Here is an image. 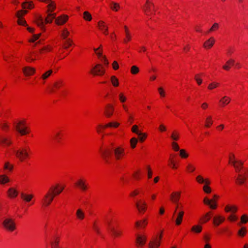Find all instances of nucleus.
Here are the masks:
<instances>
[{
	"instance_id": "f257e3e1",
	"label": "nucleus",
	"mask_w": 248,
	"mask_h": 248,
	"mask_svg": "<svg viewBox=\"0 0 248 248\" xmlns=\"http://www.w3.org/2000/svg\"><path fill=\"white\" fill-rule=\"evenodd\" d=\"M112 150H113L114 156L117 160L122 159L125 154L124 148L121 146L114 148L113 143H111L109 146L100 150L101 156L107 163H109V158L112 154Z\"/></svg>"
},
{
	"instance_id": "f03ea898",
	"label": "nucleus",
	"mask_w": 248,
	"mask_h": 248,
	"mask_svg": "<svg viewBox=\"0 0 248 248\" xmlns=\"http://www.w3.org/2000/svg\"><path fill=\"white\" fill-rule=\"evenodd\" d=\"M63 186H59L58 185L55 187H52L45 195L43 198L42 202L43 205L48 206L53 201L55 196L60 194L63 190Z\"/></svg>"
},
{
	"instance_id": "7ed1b4c3",
	"label": "nucleus",
	"mask_w": 248,
	"mask_h": 248,
	"mask_svg": "<svg viewBox=\"0 0 248 248\" xmlns=\"http://www.w3.org/2000/svg\"><path fill=\"white\" fill-rule=\"evenodd\" d=\"M1 224L3 229L9 232H14L16 228L15 219L10 216L3 217Z\"/></svg>"
},
{
	"instance_id": "20e7f679",
	"label": "nucleus",
	"mask_w": 248,
	"mask_h": 248,
	"mask_svg": "<svg viewBox=\"0 0 248 248\" xmlns=\"http://www.w3.org/2000/svg\"><path fill=\"white\" fill-rule=\"evenodd\" d=\"M16 156L19 158V159L23 161L24 160L29 156V154L27 152L26 149H22L14 151Z\"/></svg>"
},
{
	"instance_id": "39448f33",
	"label": "nucleus",
	"mask_w": 248,
	"mask_h": 248,
	"mask_svg": "<svg viewBox=\"0 0 248 248\" xmlns=\"http://www.w3.org/2000/svg\"><path fill=\"white\" fill-rule=\"evenodd\" d=\"M91 73L94 76H102L105 73V70L100 64H96L91 70Z\"/></svg>"
},
{
	"instance_id": "423d86ee",
	"label": "nucleus",
	"mask_w": 248,
	"mask_h": 248,
	"mask_svg": "<svg viewBox=\"0 0 248 248\" xmlns=\"http://www.w3.org/2000/svg\"><path fill=\"white\" fill-rule=\"evenodd\" d=\"M161 238V234L158 237L157 236L153 237L148 244V248H157L160 246Z\"/></svg>"
},
{
	"instance_id": "0eeeda50",
	"label": "nucleus",
	"mask_w": 248,
	"mask_h": 248,
	"mask_svg": "<svg viewBox=\"0 0 248 248\" xmlns=\"http://www.w3.org/2000/svg\"><path fill=\"white\" fill-rule=\"evenodd\" d=\"M28 11L26 10H20L17 12L16 13V16L18 18V24L20 25L27 26L26 21L22 18V16L26 14Z\"/></svg>"
},
{
	"instance_id": "6e6552de",
	"label": "nucleus",
	"mask_w": 248,
	"mask_h": 248,
	"mask_svg": "<svg viewBox=\"0 0 248 248\" xmlns=\"http://www.w3.org/2000/svg\"><path fill=\"white\" fill-rule=\"evenodd\" d=\"M136 206L140 213H144L146 210L147 204L145 202L140 201L136 202Z\"/></svg>"
},
{
	"instance_id": "1a4fd4ad",
	"label": "nucleus",
	"mask_w": 248,
	"mask_h": 248,
	"mask_svg": "<svg viewBox=\"0 0 248 248\" xmlns=\"http://www.w3.org/2000/svg\"><path fill=\"white\" fill-rule=\"evenodd\" d=\"M75 184L83 191H85L88 188V186L86 183V181L83 179H80L78 180Z\"/></svg>"
},
{
	"instance_id": "9d476101",
	"label": "nucleus",
	"mask_w": 248,
	"mask_h": 248,
	"mask_svg": "<svg viewBox=\"0 0 248 248\" xmlns=\"http://www.w3.org/2000/svg\"><path fill=\"white\" fill-rule=\"evenodd\" d=\"M16 129L22 135H24L28 132L26 131V128L23 126V122H19L16 126Z\"/></svg>"
},
{
	"instance_id": "9b49d317",
	"label": "nucleus",
	"mask_w": 248,
	"mask_h": 248,
	"mask_svg": "<svg viewBox=\"0 0 248 248\" xmlns=\"http://www.w3.org/2000/svg\"><path fill=\"white\" fill-rule=\"evenodd\" d=\"M180 192H174L170 194V199L172 202L174 203H177V202H178L179 200H180Z\"/></svg>"
},
{
	"instance_id": "f8f14e48",
	"label": "nucleus",
	"mask_w": 248,
	"mask_h": 248,
	"mask_svg": "<svg viewBox=\"0 0 248 248\" xmlns=\"http://www.w3.org/2000/svg\"><path fill=\"white\" fill-rule=\"evenodd\" d=\"M113 111V107L110 104H108L105 108L104 113L106 117H110L112 115Z\"/></svg>"
},
{
	"instance_id": "ddd939ff",
	"label": "nucleus",
	"mask_w": 248,
	"mask_h": 248,
	"mask_svg": "<svg viewBox=\"0 0 248 248\" xmlns=\"http://www.w3.org/2000/svg\"><path fill=\"white\" fill-rule=\"evenodd\" d=\"M18 194L17 190L13 187L9 188L7 190V194L9 197L11 198H16Z\"/></svg>"
},
{
	"instance_id": "4468645a",
	"label": "nucleus",
	"mask_w": 248,
	"mask_h": 248,
	"mask_svg": "<svg viewBox=\"0 0 248 248\" xmlns=\"http://www.w3.org/2000/svg\"><path fill=\"white\" fill-rule=\"evenodd\" d=\"M99 29L105 34H108V28L103 21H100L97 24Z\"/></svg>"
},
{
	"instance_id": "2eb2a0df",
	"label": "nucleus",
	"mask_w": 248,
	"mask_h": 248,
	"mask_svg": "<svg viewBox=\"0 0 248 248\" xmlns=\"http://www.w3.org/2000/svg\"><path fill=\"white\" fill-rule=\"evenodd\" d=\"M203 202L205 204L209 206L210 208L215 209L217 208V204L215 201L209 200L207 198H205L203 200Z\"/></svg>"
},
{
	"instance_id": "dca6fc26",
	"label": "nucleus",
	"mask_w": 248,
	"mask_h": 248,
	"mask_svg": "<svg viewBox=\"0 0 248 248\" xmlns=\"http://www.w3.org/2000/svg\"><path fill=\"white\" fill-rule=\"evenodd\" d=\"M226 212H231L232 214L236 213L238 210V207L235 205H227L224 208Z\"/></svg>"
},
{
	"instance_id": "f3484780",
	"label": "nucleus",
	"mask_w": 248,
	"mask_h": 248,
	"mask_svg": "<svg viewBox=\"0 0 248 248\" xmlns=\"http://www.w3.org/2000/svg\"><path fill=\"white\" fill-rule=\"evenodd\" d=\"M23 71L26 76H29L33 75L35 72V69L33 67L27 66L23 68Z\"/></svg>"
},
{
	"instance_id": "a211bd4d",
	"label": "nucleus",
	"mask_w": 248,
	"mask_h": 248,
	"mask_svg": "<svg viewBox=\"0 0 248 248\" xmlns=\"http://www.w3.org/2000/svg\"><path fill=\"white\" fill-rule=\"evenodd\" d=\"M68 16L62 15L56 19V23L58 25H61L65 23L68 19Z\"/></svg>"
},
{
	"instance_id": "6ab92c4d",
	"label": "nucleus",
	"mask_w": 248,
	"mask_h": 248,
	"mask_svg": "<svg viewBox=\"0 0 248 248\" xmlns=\"http://www.w3.org/2000/svg\"><path fill=\"white\" fill-rule=\"evenodd\" d=\"M184 215V212L183 210H179L177 213V217L175 220V223L177 225H179L181 224Z\"/></svg>"
},
{
	"instance_id": "aec40b11",
	"label": "nucleus",
	"mask_w": 248,
	"mask_h": 248,
	"mask_svg": "<svg viewBox=\"0 0 248 248\" xmlns=\"http://www.w3.org/2000/svg\"><path fill=\"white\" fill-rule=\"evenodd\" d=\"M232 164L235 168L237 172H239L243 165V162L241 161L233 160Z\"/></svg>"
},
{
	"instance_id": "412c9836",
	"label": "nucleus",
	"mask_w": 248,
	"mask_h": 248,
	"mask_svg": "<svg viewBox=\"0 0 248 248\" xmlns=\"http://www.w3.org/2000/svg\"><path fill=\"white\" fill-rule=\"evenodd\" d=\"M235 64V61L233 59H230L228 60L226 64L222 66L223 69L226 71H229L231 66L234 65Z\"/></svg>"
},
{
	"instance_id": "4be33fe9",
	"label": "nucleus",
	"mask_w": 248,
	"mask_h": 248,
	"mask_svg": "<svg viewBox=\"0 0 248 248\" xmlns=\"http://www.w3.org/2000/svg\"><path fill=\"white\" fill-rule=\"evenodd\" d=\"M146 241V236L140 235H138L137 236L136 243L139 246L144 245Z\"/></svg>"
},
{
	"instance_id": "5701e85b",
	"label": "nucleus",
	"mask_w": 248,
	"mask_h": 248,
	"mask_svg": "<svg viewBox=\"0 0 248 248\" xmlns=\"http://www.w3.org/2000/svg\"><path fill=\"white\" fill-rule=\"evenodd\" d=\"M225 220V218L221 216L215 217L213 218V223L215 226H218L220 223L223 222Z\"/></svg>"
},
{
	"instance_id": "b1692460",
	"label": "nucleus",
	"mask_w": 248,
	"mask_h": 248,
	"mask_svg": "<svg viewBox=\"0 0 248 248\" xmlns=\"http://www.w3.org/2000/svg\"><path fill=\"white\" fill-rule=\"evenodd\" d=\"M215 42L214 38L211 37L204 43L203 46L206 48H210L214 45Z\"/></svg>"
},
{
	"instance_id": "393cba45",
	"label": "nucleus",
	"mask_w": 248,
	"mask_h": 248,
	"mask_svg": "<svg viewBox=\"0 0 248 248\" xmlns=\"http://www.w3.org/2000/svg\"><path fill=\"white\" fill-rule=\"evenodd\" d=\"M35 22L39 27H40L41 29L44 28V20L43 18L40 16H38L36 17L35 19Z\"/></svg>"
},
{
	"instance_id": "a878e982",
	"label": "nucleus",
	"mask_w": 248,
	"mask_h": 248,
	"mask_svg": "<svg viewBox=\"0 0 248 248\" xmlns=\"http://www.w3.org/2000/svg\"><path fill=\"white\" fill-rule=\"evenodd\" d=\"M11 143V140L6 137L0 136V144L4 145H9Z\"/></svg>"
},
{
	"instance_id": "bb28decb",
	"label": "nucleus",
	"mask_w": 248,
	"mask_h": 248,
	"mask_svg": "<svg viewBox=\"0 0 248 248\" xmlns=\"http://www.w3.org/2000/svg\"><path fill=\"white\" fill-rule=\"evenodd\" d=\"M56 13H48L47 17L45 19L46 23H51L53 19L56 18Z\"/></svg>"
},
{
	"instance_id": "cd10ccee",
	"label": "nucleus",
	"mask_w": 248,
	"mask_h": 248,
	"mask_svg": "<svg viewBox=\"0 0 248 248\" xmlns=\"http://www.w3.org/2000/svg\"><path fill=\"white\" fill-rule=\"evenodd\" d=\"M230 100L231 99L230 97L224 96L219 101L221 104V106L223 107L225 105L228 104L230 103Z\"/></svg>"
},
{
	"instance_id": "c85d7f7f",
	"label": "nucleus",
	"mask_w": 248,
	"mask_h": 248,
	"mask_svg": "<svg viewBox=\"0 0 248 248\" xmlns=\"http://www.w3.org/2000/svg\"><path fill=\"white\" fill-rule=\"evenodd\" d=\"M62 84H63L62 81L61 80L55 82L54 83L53 87L50 89V92L52 93L55 92V90L54 88H55L56 89H59L62 85Z\"/></svg>"
},
{
	"instance_id": "c756f323",
	"label": "nucleus",
	"mask_w": 248,
	"mask_h": 248,
	"mask_svg": "<svg viewBox=\"0 0 248 248\" xmlns=\"http://www.w3.org/2000/svg\"><path fill=\"white\" fill-rule=\"evenodd\" d=\"M191 231L195 233H200L202 231V226L200 225H196L192 226Z\"/></svg>"
},
{
	"instance_id": "7c9ffc66",
	"label": "nucleus",
	"mask_w": 248,
	"mask_h": 248,
	"mask_svg": "<svg viewBox=\"0 0 248 248\" xmlns=\"http://www.w3.org/2000/svg\"><path fill=\"white\" fill-rule=\"evenodd\" d=\"M246 180V177L241 174H239L238 177L236 178V182L237 184L242 185L244 184Z\"/></svg>"
},
{
	"instance_id": "2f4dec72",
	"label": "nucleus",
	"mask_w": 248,
	"mask_h": 248,
	"mask_svg": "<svg viewBox=\"0 0 248 248\" xmlns=\"http://www.w3.org/2000/svg\"><path fill=\"white\" fill-rule=\"evenodd\" d=\"M76 216L80 220H82L85 217V214L81 209H78L77 211Z\"/></svg>"
},
{
	"instance_id": "473e14b6",
	"label": "nucleus",
	"mask_w": 248,
	"mask_h": 248,
	"mask_svg": "<svg viewBox=\"0 0 248 248\" xmlns=\"http://www.w3.org/2000/svg\"><path fill=\"white\" fill-rule=\"evenodd\" d=\"M124 31L125 33L126 39L124 40V42L126 43L127 41H129L131 39V35L130 34L129 31L126 26H124Z\"/></svg>"
},
{
	"instance_id": "72a5a7b5",
	"label": "nucleus",
	"mask_w": 248,
	"mask_h": 248,
	"mask_svg": "<svg viewBox=\"0 0 248 248\" xmlns=\"http://www.w3.org/2000/svg\"><path fill=\"white\" fill-rule=\"evenodd\" d=\"M52 248H59V240L57 238H54V239L50 242Z\"/></svg>"
},
{
	"instance_id": "f704fd0d",
	"label": "nucleus",
	"mask_w": 248,
	"mask_h": 248,
	"mask_svg": "<svg viewBox=\"0 0 248 248\" xmlns=\"http://www.w3.org/2000/svg\"><path fill=\"white\" fill-rule=\"evenodd\" d=\"M248 222V216L244 214L241 217V221L238 223V225L240 226L241 224H245Z\"/></svg>"
},
{
	"instance_id": "c9c22d12",
	"label": "nucleus",
	"mask_w": 248,
	"mask_h": 248,
	"mask_svg": "<svg viewBox=\"0 0 248 248\" xmlns=\"http://www.w3.org/2000/svg\"><path fill=\"white\" fill-rule=\"evenodd\" d=\"M21 196V198L27 202H30L33 197L32 195H27L24 193H22Z\"/></svg>"
},
{
	"instance_id": "e433bc0d",
	"label": "nucleus",
	"mask_w": 248,
	"mask_h": 248,
	"mask_svg": "<svg viewBox=\"0 0 248 248\" xmlns=\"http://www.w3.org/2000/svg\"><path fill=\"white\" fill-rule=\"evenodd\" d=\"M9 181V179L8 177H7L5 175H0V184H5L6 183H8Z\"/></svg>"
},
{
	"instance_id": "4c0bfd02",
	"label": "nucleus",
	"mask_w": 248,
	"mask_h": 248,
	"mask_svg": "<svg viewBox=\"0 0 248 248\" xmlns=\"http://www.w3.org/2000/svg\"><path fill=\"white\" fill-rule=\"evenodd\" d=\"M111 82L114 87L119 86V83L118 79L114 76H111L110 78Z\"/></svg>"
},
{
	"instance_id": "58836bf2",
	"label": "nucleus",
	"mask_w": 248,
	"mask_h": 248,
	"mask_svg": "<svg viewBox=\"0 0 248 248\" xmlns=\"http://www.w3.org/2000/svg\"><path fill=\"white\" fill-rule=\"evenodd\" d=\"M110 7L112 10L115 11H118L120 8V4L115 2H111L110 3Z\"/></svg>"
},
{
	"instance_id": "ea45409f",
	"label": "nucleus",
	"mask_w": 248,
	"mask_h": 248,
	"mask_svg": "<svg viewBox=\"0 0 248 248\" xmlns=\"http://www.w3.org/2000/svg\"><path fill=\"white\" fill-rule=\"evenodd\" d=\"M52 72H53V71L52 70H49L46 71L45 73H44L42 75L41 78L43 80H46L51 75Z\"/></svg>"
},
{
	"instance_id": "a19ab883",
	"label": "nucleus",
	"mask_w": 248,
	"mask_h": 248,
	"mask_svg": "<svg viewBox=\"0 0 248 248\" xmlns=\"http://www.w3.org/2000/svg\"><path fill=\"white\" fill-rule=\"evenodd\" d=\"M213 124L212 118L211 116H209L206 119L205 127H209Z\"/></svg>"
},
{
	"instance_id": "79ce46f5",
	"label": "nucleus",
	"mask_w": 248,
	"mask_h": 248,
	"mask_svg": "<svg viewBox=\"0 0 248 248\" xmlns=\"http://www.w3.org/2000/svg\"><path fill=\"white\" fill-rule=\"evenodd\" d=\"M135 224L137 227H145L147 224V221L146 219H144L141 222L137 221Z\"/></svg>"
},
{
	"instance_id": "37998d69",
	"label": "nucleus",
	"mask_w": 248,
	"mask_h": 248,
	"mask_svg": "<svg viewBox=\"0 0 248 248\" xmlns=\"http://www.w3.org/2000/svg\"><path fill=\"white\" fill-rule=\"evenodd\" d=\"M247 233V229L245 227H242L238 232V234L241 237H244Z\"/></svg>"
},
{
	"instance_id": "c03bdc74",
	"label": "nucleus",
	"mask_w": 248,
	"mask_h": 248,
	"mask_svg": "<svg viewBox=\"0 0 248 248\" xmlns=\"http://www.w3.org/2000/svg\"><path fill=\"white\" fill-rule=\"evenodd\" d=\"M83 18L84 19L87 21H91L92 19V17L91 15L89 13V12L87 11H85L83 13Z\"/></svg>"
},
{
	"instance_id": "a18cd8bd",
	"label": "nucleus",
	"mask_w": 248,
	"mask_h": 248,
	"mask_svg": "<svg viewBox=\"0 0 248 248\" xmlns=\"http://www.w3.org/2000/svg\"><path fill=\"white\" fill-rule=\"evenodd\" d=\"M22 7L23 9H26V8L31 9L33 7L32 4L31 2H26L23 3L22 4Z\"/></svg>"
},
{
	"instance_id": "49530a36",
	"label": "nucleus",
	"mask_w": 248,
	"mask_h": 248,
	"mask_svg": "<svg viewBox=\"0 0 248 248\" xmlns=\"http://www.w3.org/2000/svg\"><path fill=\"white\" fill-rule=\"evenodd\" d=\"M138 135L139 136V140L141 142H143L147 138V135L146 133L140 132V133H139Z\"/></svg>"
},
{
	"instance_id": "de8ad7c7",
	"label": "nucleus",
	"mask_w": 248,
	"mask_h": 248,
	"mask_svg": "<svg viewBox=\"0 0 248 248\" xmlns=\"http://www.w3.org/2000/svg\"><path fill=\"white\" fill-rule=\"evenodd\" d=\"M130 145L132 148H134L138 142V140L135 138H132L130 140Z\"/></svg>"
},
{
	"instance_id": "09e8293b",
	"label": "nucleus",
	"mask_w": 248,
	"mask_h": 248,
	"mask_svg": "<svg viewBox=\"0 0 248 248\" xmlns=\"http://www.w3.org/2000/svg\"><path fill=\"white\" fill-rule=\"evenodd\" d=\"M228 219L231 221H235L238 220V217L233 213L229 215Z\"/></svg>"
},
{
	"instance_id": "8fccbe9b",
	"label": "nucleus",
	"mask_w": 248,
	"mask_h": 248,
	"mask_svg": "<svg viewBox=\"0 0 248 248\" xmlns=\"http://www.w3.org/2000/svg\"><path fill=\"white\" fill-rule=\"evenodd\" d=\"M139 72V68L133 65L131 68V73L132 74H136Z\"/></svg>"
},
{
	"instance_id": "3c124183",
	"label": "nucleus",
	"mask_w": 248,
	"mask_h": 248,
	"mask_svg": "<svg viewBox=\"0 0 248 248\" xmlns=\"http://www.w3.org/2000/svg\"><path fill=\"white\" fill-rule=\"evenodd\" d=\"M3 168L4 170L11 171L13 169V166L10 164L9 163L6 162L5 163Z\"/></svg>"
},
{
	"instance_id": "603ef678",
	"label": "nucleus",
	"mask_w": 248,
	"mask_h": 248,
	"mask_svg": "<svg viewBox=\"0 0 248 248\" xmlns=\"http://www.w3.org/2000/svg\"><path fill=\"white\" fill-rule=\"evenodd\" d=\"M131 131L132 132L136 133L138 135L140 132L139 131L138 126L137 125H134L131 128Z\"/></svg>"
},
{
	"instance_id": "864d4df0",
	"label": "nucleus",
	"mask_w": 248,
	"mask_h": 248,
	"mask_svg": "<svg viewBox=\"0 0 248 248\" xmlns=\"http://www.w3.org/2000/svg\"><path fill=\"white\" fill-rule=\"evenodd\" d=\"M186 168L187 170L190 172L194 171L195 170V167L191 164H188Z\"/></svg>"
},
{
	"instance_id": "5fc2aeb1",
	"label": "nucleus",
	"mask_w": 248,
	"mask_h": 248,
	"mask_svg": "<svg viewBox=\"0 0 248 248\" xmlns=\"http://www.w3.org/2000/svg\"><path fill=\"white\" fill-rule=\"evenodd\" d=\"M196 180L199 184H203L204 182V179L201 175L197 176L196 178Z\"/></svg>"
},
{
	"instance_id": "6e6d98bb",
	"label": "nucleus",
	"mask_w": 248,
	"mask_h": 248,
	"mask_svg": "<svg viewBox=\"0 0 248 248\" xmlns=\"http://www.w3.org/2000/svg\"><path fill=\"white\" fill-rule=\"evenodd\" d=\"M180 155L183 158H186L188 157V154L186 153V151L184 149L180 150Z\"/></svg>"
},
{
	"instance_id": "4d7b16f0",
	"label": "nucleus",
	"mask_w": 248,
	"mask_h": 248,
	"mask_svg": "<svg viewBox=\"0 0 248 248\" xmlns=\"http://www.w3.org/2000/svg\"><path fill=\"white\" fill-rule=\"evenodd\" d=\"M111 231L115 236H118L121 234V232L115 230L113 228L110 229Z\"/></svg>"
},
{
	"instance_id": "13d9d810",
	"label": "nucleus",
	"mask_w": 248,
	"mask_h": 248,
	"mask_svg": "<svg viewBox=\"0 0 248 248\" xmlns=\"http://www.w3.org/2000/svg\"><path fill=\"white\" fill-rule=\"evenodd\" d=\"M203 190L206 193H210L211 192V188L207 185H204L203 186Z\"/></svg>"
},
{
	"instance_id": "bf43d9fd",
	"label": "nucleus",
	"mask_w": 248,
	"mask_h": 248,
	"mask_svg": "<svg viewBox=\"0 0 248 248\" xmlns=\"http://www.w3.org/2000/svg\"><path fill=\"white\" fill-rule=\"evenodd\" d=\"M219 28V25L217 23H215L212 27L209 30V32L217 30Z\"/></svg>"
},
{
	"instance_id": "052dcab7",
	"label": "nucleus",
	"mask_w": 248,
	"mask_h": 248,
	"mask_svg": "<svg viewBox=\"0 0 248 248\" xmlns=\"http://www.w3.org/2000/svg\"><path fill=\"white\" fill-rule=\"evenodd\" d=\"M219 84L217 82H213L210 84L208 86V89L210 90H212L213 89L216 88L218 86Z\"/></svg>"
},
{
	"instance_id": "680f3d73",
	"label": "nucleus",
	"mask_w": 248,
	"mask_h": 248,
	"mask_svg": "<svg viewBox=\"0 0 248 248\" xmlns=\"http://www.w3.org/2000/svg\"><path fill=\"white\" fill-rule=\"evenodd\" d=\"M194 79L198 85H201L202 83V79L199 77V75H196Z\"/></svg>"
},
{
	"instance_id": "e2e57ef3",
	"label": "nucleus",
	"mask_w": 248,
	"mask_h": 248,
	"mask_svg": "<svg viewBox=\"0 0 248 248\" xmlns=\"http://www.w3.org/2000/svg\"><path fill=\"white\" fill-rule=\"evenodd\" d=\"M172 147L173 149L175 151H178L180 150L179 146L176 142H173L172 143Z\"/></svg>"
},
{
	"instance_id": "0e129e2a",
	"label": "nucleus",
	"mask_w": 248,
	"mask_h": 248,
	"mask_svg": "<svg viewBox=\"0 0 248 248\" xmlns=\"http://www.w3.org/2000/svg\"><path fill=\"white\" fill-rule=\"evenodd\" d=\"M69 32L67 31L66 29H64L63 31L62 36L63 39H66L67 36L69 35Z\"/></svg>"
},
{
	"instance_id": "69168bd1",
	"label": "nucleus",
	"mask_w": 248,
	"mask_h": 248,
	"mask_svg": "<svg viewBox=\"0 0 248 248\" xmlns=\"http://www.w3.org/2000/svg\"><path fill=\"white\" fill-rule=\"evenodd\" d=\"M71 41L69 39H66L64 42L65 46L64 47L67 48L68 46H71Z\"/></svg>"
},
{
	"instance_id": "338daca9",
	"label": "nucleus",
	"mask_w": 248,
	"mask_h": 248,
	"mask_svg": "<svg viewBox=\"0 0 248 248\" xmlns=\"http://www.w3.org/2000/svg\"><path fill=\"white\" fill-rule=\"evenodd\" d=\"M40 35V33L37 34H33V36H32V38L31 39L30 41L31 42H34L35 40H37L39 38Z\"/></svg>"
},
{
	"instance_id": "774afa93",
	"label": "nucleus",
	"mask_w": 248,
	"mask_h": 248,
	"mask_svg": "<svg viewBox=\"0 0 248 248\" xmlns=\"http://www.w3.org/2000/svg\"><path fill=\"white\" fill-rule=\"evenodd\" d=\"M171 138L172 140H177L179 139V135L177 133H175L173 132L172 135H171Z\"/></svg>"
}]
</instances>
